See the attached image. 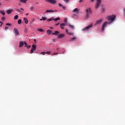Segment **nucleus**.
<instances>
[{
	"label": "nucleus",
	"instance_id": "1",
	"mask_svg": "<svg viewBox=\"0 0 125 125\" xmlns=\"http://www.w3.org/2000/svg\"><path fill=\"white\" fill-rule=\"evenodd\" d=\"M107 19L108 21L112 23V22H114V21H115V20L116 19V15H112L109 16L107 17Z\"/></svg>",
	"mask_w": 125,
	"mask_h": 125
},
{
	"label": "nucleus",
	"instance_id": "2",
	"mask_svg": "<svg viewBox=\"0 0 125 125\" xmlns=\"http://www.w3.org/2000/svg\"><path fill=\"white\" fill-rule=\"evenodd\" d=\"M85 12L86 13L85 18L86 19H88V17H89V15L92 14V13L91 12V9H90V8H88V9H86L85 10Z\"/></svg>",
	"mask_w": 125,
	"mask_h": 125
},
{
	"label": "nucleus",
	"instance_id": "3",
	"mask_svg": "<svg viewBox=\"0 0 125 125\" xmlns=\"http://www.w3.org/2000/svg\"><path fill=\"white\" fill-rule=\"evenodd\" d=\"M111 24V22H108V21H105L104 23H103L102 28H101V31L104 32V30H105V27L107 26V25Z\"/></svg>",
	"mask_w": 125,
	"mask_h": 125
},
{
	"label": "nucleus",
	"instance_id": "4",
	"mask_svg": "<svg viewBox=\"0 0 125 125\" xmlns=\"http://www.w3.org/2000/svg\"><path fill=\"white\" fill-rule=\"evenodd\" d=\"M97 2L95 4V8L98 9V7L100 6V3H101V0H96Z\"/></svg>",
	"mask_w": 125,
	"mask_h": 125
},
{
	"label": "nucleus",
	"instance_id": "5",
	"mask_svg": "<svg viewBox=\"0 0 125 125\" xmlns=\"http://www.w3.org/2000/svg\"><path fill=\"white\" fill-rule=\"evenodd\" d=\"M14 34H15V36L17 37V36H19V31H18V29L17 28H15L13 30Z\"/></svg>",
	"mask_w": 125,
	"mask_h": 125
},
{
	"label": "nucleus",
	"instance_id": "6",
	"mask_svg": "<svg viewBox=\"0 0 125 125\" xmlns=\"http://www.w3.org/2000/svg\"><path fill=\"white\" fill-rule=\"evenodd\" d=\"M92 27V24L88 25L87 26L83 28L82 29V31H86L87 30H89L90 28H91Z\"/></svg>",
	"mask_w": 125,
	"mask_h": 125
},
{
	"label": "nucleus",
	"instance_id": "7",
	"mask_svg": "<svg viewBox=\"0 0 125 125\" xmlns=\"http://www.w3.org/2000/svg\"><path fill=\"white\" fill-rule=\"evenodd\" d=\"M36 48H37V46H36L35 44L32 45V49H31V51H30V53H31V54L34 53V50H36Z\"/></svg>",
	"mask_w": 125,
	"mask_h": 125
},
{
	"label": "nucleus",
	"instance_id": "8",
	"mask_svg": "<svg viewBox=\"0 0 125 125\" xmlns=\"http://www.w3.org/2000/svg\"><path fill=\"white\" fill-rule=\"evenodd\" d=\"M45 1L49 2V3H51V4H55V3H56V0H45Z\"/></svg>",
	"mask_w": 125,
	"mask_h": 125
},
{
	"label": "nucleus",
	"instance_id": "9",
	"mask_svg": "<svg viewBox=\"0 0 125 125\" xmlns=\"http://www.w3.org/2000/svg\"><path fill=\"white\" fill-rule=\"evenodd\" d=\"M102 21H103V19H100V20L97 21L96 22V24L99 25V24H101V23H102Z\"/></svg>",
	"mask_w": 125,
	"mask_h": 125
},
{
	"label": "nucleus",
	"instance_id": "10",
	"mask_svg": "<svg viewBox=\"0 0 125 125\" xmlns=\"http://www.w3.org/2000/svg\"><path fill=\"white\" fill-rule=\"evenodd\" d=\"M65 33L67 34V35H69V36H73L74 33L69 32V31L68 30V29H65Z\"/></svg>",
	"mask_w": 125,
	"mask_h": 125
},
{
	"label": "nucleus",
	"instance_id": "11",
	"mask_svg": "<svg viewBox=\"0 0 125 125\" xmlns=\"http://www.w3.org/2000/svg\"><path fill=\"white\" fill-rule=\"evenodd\" d=\"M60 28L61 29H62V30L64 29V26H66V23H61L60 24Z\"/></svg>",
	"mask_w": 125,
	"mask_h": 125
},
{
	"label": "nucleus",
	"instance_id": "12",
	"mask_svg": "<svg viewBox=\"0 0 125 125\" xmlns=\"http://www.w3.org/2000/svg\"><path fill=\"white\" fill-rule=\"evenodd\" d=\"M64 36H65V35H64V34H59L58 36V39H62V38H64Z\"/></svg>",
	"mask_w": 125,
	"mask_h": 125
},
{
	"label": "nucleus",
	"instance_id": "13",
	"mask_svg": "<svg viewBox=\"0 0 125 125\" xmlns=\"http://www.w3.org/2000/svg\"><path fill=\"white\" fill-rule=\"evenodd\" d=\"M23 45H24V42H23V41H20L19 47H22V46H23Z\"/></svg>",
	"mask_w": 125,
	"mask_h": 125
},
{
	"label": "nucleus",
	"instance_id": "14",
	"mask_svg": "<svg viewBox=\"0 0 125 125\" xmlns=\"http://www.w3.org/2000/svg\"><path fill=\"white\" fill-rule=\"evenodd\" d=\"M23 20L24 21V22L25 24H28V22H29V21L28 20V19L26 18H23Z\"/></svg>",
	"mask_w": 125,
	"mask_h": 125
},
{
	"label": "nucleus",
	"instance_id": "15",
	"mask_svg": "<svg viewBox=\"0 0 125 125\" xmlns=\"http://www.w3.org/2000/svg\"><path fill=\"white\" fill-rule=\"evenodd\" d=\"M59 34V31H56L54 32V33H52V35H54L55 36H57Z\"/></svg>",
	"mask_w": 125,
	"mask_h": 125
},
{
	"label": "nucleus",
	"instance_id": "16",
	"mask_svg": "<svg viewBox=\"0 0 125 125\" xmlns=\"http://www.w3.org/2000/svg\"><path fill=\"white\" fill-rule=\"evenodd\" d=\"M67 26H69V28H71L72 30H74V29H75V28L74 27V25L68 24H67Z\"/></svg>",
	"mask_w": 125,
	"mask_h": 125
},
{
	"label": "nucleus",
	"instance_id": "17",
	"mask_svg": "<svg viewBox=\"0 0 125 125\" xmlns=\"http://www.w3.org/2000/svg\"><path fill=\"white\" fill-rule=\"evenodd\" d=\"M48 12H54V11H53L52 10H46V13H48Z\"/></svg>",
	"mask_w": 125,
	"mask_h": 125
},
{
	"label": "nucleus",
	"instance_id": "18",
	"mask_svg": "<svg viewBox=\"0 0 125 125\" xmlns=\"http://www.w3.org/2000/svg\"><path fill=\"white\" fill-rule=\"evenodd\" d=\"M52 31L50 30H47V34H48V35H50L52 33Z\"/></svg>",
	"mask_w": 125,
	"mask_h": 125
},
{
	"label": "nucleus",
	"instance_id": "19",
	"mask_svg": "<svg viewBox=\"0 0 125 125\" xmlns=\"http://www.w3.org/2000/svg\"><path fill=\"white\" fill-rule=\"evenodd\" d=\"M0 13L1 14H2V15H5V12H4V11L2 10V11H0Z\"/></svg>",
	"mask_w": 125,
	"mask_h": 125
},
{
	"label": "nucleus",
	"instance_id": "20",
	"mask_svg": "<svg viewBox=\"0 0 125 125\" xmlns=\"http://www.w3.org/2000/svg\"><path fill=\"white\" fill-rule=\"evenodd\" d=\"M28 0H20L21 2H23V3H26Z\"/></svg>",
	"mask_w": 125,
	"mask_h": 125
},
{
	"label": "nucleus",
	"instance_id": "21",
	"mask_svg": "<svg viewBox=\"0 0 125 125\" xmlns=\"http://www.w3.org/2000/svg\"><path fill=\"white\" fill-rule=\"evenodd\" d=\"M12 12V10H9L7 11V14H10Z\"/></svg>",
	"mask_w": 125,
	"mask_h": 125
},
{
	"label": "nucleus",
	"instance_id": "22",
	"mask_svg": "<svg viewBox=\"0 0 125 125\" xmlns=\"http://www.w3.org/2000/svg\"><path fill=\"white\" fill-rule=\"evenodd\" d=\"M37 31H39V32H43V29H41V28H39L37 29Z\"/></svg>",
	"mask_w": 125,
	"mask_h": 125
},
{
	"label": "nucleus",
	"instance_id": "23",
	"mask_svg": "<svg viewBox=\"0 0 125 125\" xmlns=\"http://www.w3.org/2000/svg\"><path fill=\"white\" fill-rule=\"evenodd\" d=\"M79 11V9H78V8H76L73 10V12H77V11Z\"/></svg>",
	"mask_w": 125,
	"mask_h": 125
},
{
	"label": "nucleus",
	"instance_id": "24",
	"mask_svg": "<svg viewBox=\"0 0 125 125\" xmlns=\"http://www.w3.org/2000/svg\"><path fill=\"white\" fill-rule=\"evenodd\" d=\"M53 20H54V21H58V20H60V18L58 17V18L54 19Z\"/></svg>",
	"mask_w": 125,
	"mask_h": 125
},
{
	"label": "nucleus",
	"instance_id": "25",
	"mask_svg": "<svg viewBox=\"0 0 125 125\" xmlns=\"http://www.w3.org/2000/svg\"><path fill=\"white\" fill-rule=\"evenodd\" d=\"M18 17H19L18 15H16V16L14 17V19L15 20H17V19H18Z\"/></svg>",
	"mask_w": 125,
	"mask_h": 125
},
{
	"label": "nucleus",
	"instance_id": "26",
	"mask_svg": "<svg viewBox=\"0 0 125 125\" xmlns=\"http://www.w3.org/2000/svg\"><path fill=\"white\" fill-rule=\"evenodd\" d=\"M21 22H22V20H19L18 21L19 25H20Z\"/></svg>",
	"mask_w": 125,
	"mask_h": 125
},
{
	"label": "nucleus",
	"instance_id": "27",
	"mask_svg": "<svg viewBox=\"0 0 125 125\" xmlns=\"http://www.w3.org/2000/svg\"><path fill=\"white\" fill-rule=\"evenodd\" d=\"M74 40H76V37H73L72 38L70 39V41L72 42V41H74Z\"/></svg>",
	"mask_w": 125,
	"mask_h": 125
},
{
	"label": "nucleus",
	"instance_id": "28",
	"mask_svg": "<svg viewBox=\"0 0 125 125\" xmlns=\"http://www.w3.org/2000/svg\"><path fill=\"white\" fill-rule=\"evenodd\" d=\"M24 44H25V47H27V46L28 45V44L26 42H24Z\"/></svg>",
	"mask_w": 125,
	"mask_h": 125
},
{
	"label": "nucleus",
	"instance_id": "29",
	"mask_svg": "<svg viewBox=\"0 0 125 125\" xmlns=\"http://www.w3.org/2000/svg\"><path fill=\"white\" fill-rule=\"evenodd\" d=\"M63 1L65 3H68V2H69V0H63Z\"/></svg>",
	"mask_w": 125,
	"mask_h": 125
},
{
	"label": "nucleus",
	"instance_id": "30",
	"mask_svg": "<svg viewBox=\"0 0 125 125\" xmlns=\"http://www.w3.org/2000/svg\"><path fill=\"white\" fill-rule=\"evenodd\" d=\"M16 11H17L18 12H20V13H21V12H22V11H21V10H20L18 9H16Z\"/></svg>",
	"mask_w": 125,
	"mask_h": 125
},
{
	"label": "nucleus",
	"instance_id": "31",
	"mask_svg": "<svg viewBox=\"0 0 125 125\" xmlns=\"http://www.w3.org/2000/svg\"><path fill=\"white\" fill-rule=\"evenodd\" d=\"M58 5L59 6H60V7H61V6L62 7V6H63V5H62V4H61V3H59Z\"/></svg>",
	"mask_w": 125,
	"mask_h": 125
},
{
	"label": "nucleus",
	"instance_id": "32",
	"mask_svg": "<svg viewBox=\"0 0 125 125\" xmlns=\"http://www.w3.org/2000/svg\"><path fill=\"white\" fill-rule=\"evenodd\" d=\"M42 20L43 21H45V20H46V18H45V17H42Z\"/></svg>",
	"mask_w": 125,
	"mask_h": 125
},
{
	"label": "nucleus",
	"instance_id": "33",
	"mask_svg": "<svg viewBox=\"0 0 125 125\" xmlns=\"http://www.w3.org/2000/svg\"><path fill=\"white\" fill-rule=\"evenodd\" d=\"M62 9H63V10H66V7L64 6H62Z\"/></svg>",
	"mask_w": 125,
	"mask_h": 125
},
{
	"label": "nucleus",
	"instance_id": "34",
	"mask_svg": "<svg viewBox=\"0 0 125 125\" xmlns=\"http://www.w3.org/2000/svg\"><path fill=\"white\" fill-rule=\"evenodd\" d=\"M45 52H41V54H42V55H44L45 54Z\"/></svg>",
	"mask_w": 125,
	"mask_h": 125
},
{
	"label": "nucleus",
	"instance_id": "35",
	"mask_svg": "<svg viewBox=\"0 0 125 125\" xmlns=\"http://www.w3.org/2000/svg\"><path fill=\"white\" fill-rule=\"evenodd\" d=\"M102 12H105V8H103L102 9Z\"/></svg>",
	"mask_w": 125,
	"mask_h": 125
},
{
	"label": "nucleus",
	"instance_id": "36",
	"mask_svg": "<svg viewBox=\"0 0 125 125\" xmlns=\"http://www.w3.org/2000/svg\"><path fill=\"white\" fill-rule=\"evenodd\" d=\"M50 21H52V19H49L47 20L48 22H49Z\"/></svg>",
	"mask_w": 125,
	"mask_h": 125
},
{
	"label": "nucleus",
	"instance_id": "37",
	"mask_svg": "<svg viewBox=\"0 0 125 125\" xmlns=\"http://www.w3.org/2000/svg\"><path fill=\"white\" fill-rule=\"evenodd\" d=\"M46 54H50V53H51V52H50V51H47L46 52Z\"/></svg>",
	"mask_w": 125,
	"mask_h": 125
},
{
	"label": "nucleus",
	"instance_id": "38",
	"mask_svg": "<svg viewBox=\"0 0 125 125\" xmlns=\"http://www.w3.org/2000/svg\"><path fill=\"white\" fill-rule=\"evenodd\" d=\"M1 20H2V21H4V20H5V18H4V17L1 18Z\"/></svg>",
	"mask_w": 125,
	"mask_h": 125
},
{
	"label": "nucleus",
	"instance_id": "39",
	"mask_svg": "<svg viewBox=\"0 0 125 125\" xmlns=\"http://www.w3.org/2000/svg\"><path fill=\"white\" fill-rule=\"evenodd\" d=\"M33 9H34V7H31L30 8V10L31 11H32V10H33Z\"/></svg>",
	"mask_w": 125,
	"mask_h": 125
},
{
	"label": "nucleus",
	"instance_id": "40",
	"mask_svg": "<svg viewBox=\"0 0 125 125\" xmlns=\"http://www.w3.org/2000/svg\"><path fill=\"white\" fill-rule=\"evenodd\" d=\"M67 18H65L64 20V22H65V23H67Z\"/></svg>",
	"mask_w": 125,
	"mask_h": 125
},
{
	"label": "nucleus",
	"instance_id": "41",
	"mask_svg": "<svg viewBox=\"0 0 125 125\" xmlns=\"http://www.w3.org/2000/svg\"><path fill=\"white\" fill-rule=\"evenodd\" d=\"M6 26H11V24L10 23H6Z\"/></svg>",
	"mask_w": 125,
	"mask_h": 125
},
{
	"label": "nucleus",
	"instance_id": "42",
	"mask_svg": "<svg viewBox=\"0 0 125 125\" xmlns=\"http://www.w3.org/2000/svg\"><path fill=\"white\" fill-rule=\"evenodd\" d=\"M26 47H27V48H31V45H27L26 46Z\"/></svg>",
	"mask_w": 125,
	"mask_h": 125
},
{
	"label": "nucleus",
	"instance_id": "43",
	"mask_svg": "<svg viewBox=\"0 0 125 125\" xmlns=\"http://www.w3.org/2000/svg\"><path fill=\"white\" fill-rule=\"evenodd\" d=\"M57 54H58V53H54L53 54V55H57Z\"/></svg>",
	"mask_w": 125,
	"mask_h": 125
},
{
	"label": "nucleus",
	"instance_id": "44",
	"mask_svg": "<svg viewBox=\"0 0 125 125\" xmlns=\"http://www.w3.org/2000/svg\"><path fill=\"white\" fill-rule=\"evenodd\" d=\"M60 24V23H56L55 24V25L56 26H58V25H59Z\"/></svg>",
	"mask_w": 125,
	"mask_h": 125
},
{
	"label": "nucleus",
	"instance_id": "45",
	"mask_svg": "<svg viewBox=\"0 0 125 125\" xmlns=\"http://www.w3.org/2000/svg\"><path fill=\"white\" fill-rule=\"evenodd\" d=\"M0 23H1L0 27H1V26H2V24H3V23H2L1 21H0Z\"/></svg>",
	"mask_w": 125,
	"mask_h": 125
},
{
	"label": "nucleus",
	"instance_id": "46",
	"mask_svg": "<svg viewBox=\"0 0 125 125\" xmlns=\"http://www.w3.org/2000/svg\"><path fill=\"white\" fill-rule=\"evenodd\" d=\"M8 27L5 26V30H8Z\"/></svg>",
	"mask_w": 125,
	"mask_h": 125
},
{
	"label": "nucleus",
	"instance_id": "47",
	"mask_svg": "<svg viewBox=\"0 0 125 125\" xmlns=\"http://www.w3.org/2000/svg\"><path fill=\"white\" fill-rule=\"evenodd\" d=\"M83 0H79V2H83Z\"/></svg>",
	"mask_w": 125,
	"mask_h": 125
},
{
	"label": "nucleus",
	"instance_id": "48",
	"mask_svg": "<svg viewBox=\"0 0 125 125\" xmlns=\"http://www.w3.org/2000/svg\"><path fill=\"white\" fill-rule=\"evenodd\" d=\"M21 10H23V11H24V9H23L22 8H21Z\"/></svg>",
	"mask_w": 125,
	"mask_h": 125
},
{
	"label": "nucleus",
	"instance_id": "49",
	"mask_svg": "<svg viewBox=\"0 0 125 125\" xmlns=\"http://www.w3.org/2000/svg\"><path fill=\"white\" fill-rule=\"evenodd\" d=\"M53 42H56L55 40L53 39Z\"/></svg>",
	"mask_w": 125,
	"mask_h": 125
},
{
	"label": "nucleus",
	"instance_id": "50",
	"mask_svg": "<svg viewBox=\"0 0 125 125\" xmlns=\"http://www.w3.org/2000/svg\"><path fill=\"white\" fill-rule=\"evenodd\" d=\"M25 15H29V13H26V14H25Z\"/></svg>",
	"mask_w": 125,
	"mask_h": 125
},
{
	"label": "nucleus",
	"instance_id": "51",
	"mask_svg": "<svg viewBox=\"0 0 125 125\" xmlns=\"http://www.w3.org/2000/svg\"><path fill=\"white\" fill-rule=\"evenodd\" d=\"M91 1L92 2L94 1V0H91Z\"/></svg>",
	"mask_w": 125,
	"mask_h": 125
},
{
	"label": "nucleus",
	"instance_id": "52",
	"mask_svg": "<svg viewBox=\"0 0 125 125\" xmlns=\"http://www.w3.org/2000/svg\"><path fill=\"white\" fill-rule=\"evenodd\" d=\"M40 20V21H42V19H41Z\"/></svg>",
	"mask_w": 125,
	"mask_h": 125
},
{
	"label": "nucleus",
	"instance_id": "53",
	"mask_svg": "<svg viewBox=\"0 0 125 125\" xmlns=\"http://www.w3.org/2000/svg\"><path fill=\"white\" fill-rule=\"evenodd\" d=\"M50 29H53V27H50Z\"/></svg>",
	"mask_w": 125,
	"mask_h": 125
},
{
	"label": "nucleus",
	"instance_id": "54",
	"mask_svg": "<svg viewBox=\"0 0 125 125\" xmlns=\"http://www.w3.org/2000/svg\"><path fill=\"white\" fill-rule=\"evenodd\" d=\"M57 11H58L57 10H55V12H57Z\"/></svg>",
	"mask_w": 125,
	"mask_h": 125
},
{
	"label": "nucleus",
	"instance_id": "55",
	"mask_svg": "<svg viewBox=\"0 0 125 125\" xmlns=\"http://www.w3.org/2000/svg\"><path fill=\"white\" fill-rule=\"evenodd\" d=\"M34 42H36V39H34Z\"/></svg>",
	"mask_w": 125,
	"mask_h": 125
},
{
	"label": "nucleus",
	"instance_id": "56",
	"mask_svg": "<svg viewBox=\"0 0 125 125\" xmlns=\"http://www.w3.org/2000/svg\"><path fill=\"white\" fill-rule=\"evenodd\" d=\"M37 4H38V2H37Z\"/></svg>",
	"mask_w": 125,
	"mask_h": 125
}]
</instances>
